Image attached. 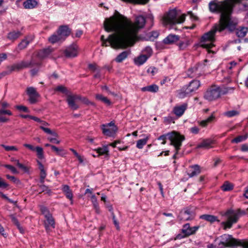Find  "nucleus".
Returning <instances> with one entry per match:
<instances>
[{"label":"nucleus","mask_w":248,"mask_h":248,"mask_svg":"<svg viewBox=\"0 0 248 248\" xmlns=\"http://www.w3.org/2000/svg\"><path fill=\"white\" fill-rule=\"evenodd\" d=\"M145 23V18L141 16L136 17L134 23L124 16L116 12L114 15L105 19L104 27L107 32L114 31L107 38L104 35L101 36L102 45L111 46L113 48H125L132 45L137 38V34L140 29L142 28Z\"/></svg>","instance_id":"nucleus-1"},{"label":"nucleus","mask_w":248,"mask_h":248,"mask_svg":"<svg viewBox=\"0 0 248 248\" xmlns=\"http://www.w3.org/2000/svg\"><path fill=\"white\" fill-rule=\"evenodd\" d=\"M167 138L170 141V145H173L175 147L176 152H177L182 145V142L185 140L184 136L181 135L176 132L173 131L171 133L161 135L157 139L159 140H163L161 144H165Z\"/></svg>","instance_id":"nucleus-2"},{"label":"nucleus","mask_w":248,"mask_h":248,"mask_svg":"<svg viewBox=\"0 0 248 248\" xmlns=\"http://www.w3.org/2000/svg\"><path fill=\"white\" fill-rule=\"evenodd\" d=\"M234 90L233 87H228L222 90L219 87L212 86L209 88L204 93V97L205 99L211 101L219 98L221 94H224L232 92Z\"/></svg>","instance_id":"nucleus-3"},{"label":"nucleus","mask_w":248,"mask_h":248,"mask_svg":"<svg viewBox=\"0 0 248 248\" xmlns=\"http://www.w3.org/2000/svg\"><path fill=\"white\" fill-rule=\"evenodd\" d=\"M240 211H234L232 209H229L225 213L222 214L223 216L226 217L227 220L221 223V225L224 227V229H230L232 224L236 223L239 218L240 216Z\"/></svg>","instance_id":"nucleus-4"},{"label":"nucleus","mask_w":248,"mask_h":248,"mask_svg":"<svg viewBox=\"0 0 248 248\" xmlns=\"http://www.w3.org/2000/svg\"><path fill=\"white\" fill-rule=\"evenodd\" d=\"M185 14L179 15L174 9L171 10L163 16L162 22L165 25L181 23L185 21Z\"/></svg>","instance_id":"nucleus-5"},{"label":"nucleus","mask_w":248,"mask_h":248,"mask_svg":"<svg viewBox=\"0 0 248 248\" xmlns=\"http://www.w3.org/2000/svg\"><path fill=\"white\" fill-rule=\"evenodd\" d=\"M200 86L201 83L199 80H192L189 82L188 85L184 86L181 89L178 91V97L180 98H184L189 95L192 93L197 90Z\"/></svg>","instance_id":"nucleus-6"},{"label":"nucleus","mask_w":248,"mask_h":248,"mask_svg":"<svg viewBox=\"0 0 248 248\" xmlns=\"http://www.w3.org/2000/svg\"><path fill=\"white\" fill-rule=\"evenodd\" d=\"M101 129L104 135L113 137L116 133L117 128L113 122L101 125Z\"/></svg>","instance_id":"nucleus-7"},{"label":"nucleus","mask_w":248,"mask_h":248,"mask_svg":"<svg viewBox=\"0 0 248 248\" xmlns=\"http://www.w3.org/2000/svg\"><path fill=\"white\" fill-rule=\"evenodd\" d=\"M195 213L191 208H186L182 210L178 216L180 220L187 221L194 218Z\"/></svg>","instance_id":"nucleus-8"},{"label":"nucleus","mask_w":248,"mask_h":248,"mask_svg":"<svg viewBox=\"0 0 248 248\" xmlns=\"http://www.w3.org/2000/svg\"><path fill=\"white\" fill-rule=\"evenodd\" d=\"M79 48L76 44L72 45L66 47L63 51L65 56L67 58H74L78 55Z\"/></svg>","instance_id":"nucleus-9"},{"label":"nucleus","mask_w":248,"mask_h":248,"mask_svg":"<svg viewBox=\"0 0 248 248\" xmlns=\"http://www.w3.org/2000/svg\"><path fill=\"white\" fill-rule=\"evenodd\" d=\"M26 93L29 97V101L30 103L35 104L37 102L40 95L35 88L33 87H28L26 89Z\"/></svg>","instance_id":"nucleus-10"},{"label":"nucleus","mask_w":248,"mask_h":248,"mask_svg":"<svg viewBox=\"0 0 248 248\" xmlns=\"http://www.w3.org/2000/svg\"><path fill=\"white\" fill-rule=\"evenodd\" d=\"M77 94H69L67 95L66 101L69 107L73 110H76L79 108L78 102L80 99Z\"/></svg>","instance_id":"nucleus-11"},{"label":"nucleus","mask_w":248,"mask_h":248,"mask_svg":"<svg viewBox=\"0 0 248 248\" xmlns=\"http://www.w3.org/2000/svg\"><path fill=\"white\" fill-rule=\"evenodd\" d=\"M32 65L31 62L21 61L18 63L14 64L8 67L9 71L12 72L14 71H18L22 69L29 67Z\"/></svg>","instance_id":"nucleus-12"},{"label":"nucleus","mask_w":248,"mask_h":248,"mask_svg":"<svg viewBox=\"0 0 248 248\" xmlns=\"http://www.w3.org/2000/svg\"><path fill=\"white\" fill-rule=\"evenodd\" d=\"M46 220L44 222L45 227L46 231L49 232L55 228V221L50 214H46L45 217Z\"/></svg>","instance_id":"nucleus-13"},{"label":"nucleus","mask_w":248,"mask_h":248,"mask_svg":"<svg viewBox=\"0 0 248 248\" xmlns=\"http://www.w3.org/2000/svg\"><path fill=\"white\" fill-rule=\"evenodd\" d=\"M199 229L198 226L190 227L188 223L183 226L182 232L185 236H189L195 233Z\"/></svg>","instance_id":"nucleus-14"},{"label":"nucleus","mask_w":248,"mask_h":248,"mask_svg":"<svg viewBox=\"0 0 248 248\" xmlns=\"http://www.w3.org/2000/svg\"><path fill=\"white\" fill-rule=\"evenodd\" d=\"M187 108V103H184L181 105H177L174 107L173 112L178 117L181 116Z\"/></svg>","instance_id":"nucleus-15"},{"label":"nucleus","mask_w":248,"mask_h":248,"mask_svg":"<svg viewBox=\"0 0 248 248\" xmlns=\"http://www.w3.org/2000/svg\"><path fill=\"white\" fill-rule=\"evenodd\" d=\"M214 143V141L212 139H204L197 145V148L209 149L213 147Z\"/></svg>","instance_id":"nucleus-16"},{"label":"nucleus","mask_w":248,"mask_h":248,"mask_svg":"<svg viewBox=\"0 0 248 248\" xmlns=\"http://www.w3.org/2000/svg\"><path fill=\"white\" fill-rule=\"evenodd\" d=\"M57 32L62 39V40H64L65 38L69 35L71 31L67 26H62L59 28Z\"/></svg>","instance_id":"nucleus-17"},{"label":"nucleus","mask_w":248,"mask_h":248,"mask_svg":"<svg viewBox=\"0 0 248 248\" xmlns=\"http://www.w3.org/2000/svg\"><path fill=\"white\" fill-rule=\"evenodd\" d=\"M10 107V104L5 101L0 102V115L6 114L9 116L12 115V112L6 109Z\"/></svg>","instance_id":"nucleus-18"},{"label":"nucleus","mask_w":248,"mask_h":248,"mask_svg":"<svg viewBox=\"0 0 248 248\" xmlns=\"http://www.w3.org/2000/svg\"><path fill=\"white\" fill-rule=\"evenodd\" d=\"M228 244L231 246H241L244 248H248V242H242L234 238H231L229 241Z\"/></svg>","instance_id":"nucleus-19"},{"label":"nucleus","mask_w":248,"mask_h":248,"mask_svg":"<svg viewBox=\"0 0 248 248\" xmlns=\"http://www.w3.org/2000/svg\"><path fill=\"white\" fill-rule=\"evenodd\" d=\"M34 37L33 36H29L25 39L23 40L18 45V48L22 50L25 48L33 40Z\"/></svg>","instance_id":"nucleus-20"},{"label":"nucleus","mask_w":248,"mask_h":248,"mask_svg":"<svg viewBox=\"0 0 248 248\" xmlns=\"http://www.w3.org/2000/svg\"><path fill=\"white\" fill-rule=\"evenodd\" d=\"M200 172V167L195 165L189 167L187 171V174L190 177H192L199 174Z\"/></svg>","instance_id":"nucleus-21"},{"label":"nucleus","mask_w":248,"mask_h":248,"mask_svg":"<svg viewBox=\"0 0 248 248\" xmlns=\"http://www.w3.org/2000/svg\"><path fill=\"white\" fill-rule=\"evenodd\" d=\"M179 40V36L174 34H170L163 41L165 44H172Z\"/></svg>","instance_id":"nucleus-22"},{"label":"nucleus","mask_w":248,"mask_h":248,"mask_svg":"<svg viewBox=\"0 0 248 248\" xmlns=\"http://www.w3.org/2000/svg\"><path fill=\"white\" fill-rule=\"evenodd\" d=\"M62 190L66 197L71 201V204L73 203V195L70 187L67 185H63Z\"/></svg>","instance_id":"nucleus-23"},{"label":"nucleus","mask_w":248,"mask_h":248,"mask_svg":"<svg viewBox=\"0 0 248 248\" xmlns=\"http://www.w3.org/2000/svg\"><path fill=\"white\" fill-rule=\"evenodd\" d=\"M159 89L158 86L156 84H152L141 88L142 92H149L151 93H156Z\"/></svg>","instance_id":"nucleus-24"},{"label":"nucleus","mask_w":248,"mask_h":248,"mask_svg":"<svg viewBox=\"0 0 248 248\" xmlns=\"http://www.w3.org/2000/svg\"><path fill=\"white\" fill-rule=\"evenodd\" d=\"M148 59V57H146L145 55L142 54L135 58L134 60V61L136 65L140 66L144 63L147 61Z\"/></svg>","instance_id":"nucleus-25"},{"label":"nucleus","mask_w":248,"mask_h":248,"mask_svg":"<svg viewBox=\"0 0 248 248\" xmlns=\"http://www.w3.org/2000/svg\"><path fill=\"white\" fill-rule=\"evenodd\" d=\"M52 52V49L49 47L40 50L38 52V57L40 59H44L50 54Z\"/></svg>","instance_id":"nucleus-26"},{"label":"nucleus","mask_w":248,"mask_h":248,"mask_svg":"<svg viewBox=\"0 0 248 248\" xmlns=\"http://www.w3.org/2000/svg\"><path fill=\"white\" fill-rule=\"evenodd\" d=\"M37 4L36 0H26L24 1L23 5L25 9L34 8Z\"/></svg>","instance_id":"nucleus-27"},{"label":"nucleus","mask_w":248,"mask_h":248,"mask_svg":"<svg viewBox=\"0 0 248 248\" xmlns=\"http://www.w3.org/2000/svg\"><path fill=\"white\" fill-rule=\"evenodd\" d=\"M200 218L209 221L211 223H213L215 221L219 222V220L217 219V217L211 215H202L200 216Z\"/></svg>","instance_id":"nucleus-28"},{"label":"nucleus","mask_w":248,"mask_h":248,"mask_svg":"<svg viewBox=\"0 0 248 248\" xmlns=\"http://www.w3.org/2000/svg\"><path fill=\"white\" fill-rule=\"evenodd\" d=\"M48 41L51 43L54 44L58 42L62 41L63 40L58 32L57 31L56 33L53 34L48 38Z\"/></svg>","instance_id":"nucleus-29"},{"label":"nucleus","mask_w":248,"mask_h":248,"mask_svg":"<svg viewBox=\"0 0 248 248\" xmlns=\"http://www.w3.org/2000/svg\"><path fill=\"white\" fill-rule=\"evenodd\" d=\"M95 151L99 154L98 155H108V148L107 145L104 146L103 147H99L95 149Z\"/></svg>","instance_id":"nucleus-30"},{"label":"nucleus","mask_w":248,"mask_h":248,"mask_svg":"<svg viewBox=\"0 0 248 248\" xmlns=\"http://www.w3.org/2000/svg\"><path fill=\"white\" fill-rule=\"evenodd\" d=\"M129 54L128 51H123L117 56L115 61L118 62H121L127 57Z\"/></svg>","instance_id":"nucleus-31"},{"label":"nucleus","mask_w":248,"mask_h":248,"mask_svg":"<svg viewBox=\"0 0 248 248\" xmlns=\"http://www.w3.org/2000/svg\"><path fill=\"white\" fill-rule=\"evenodd\" d=\"M21 33L18 31H13L9 32L8 34V38L11 40H15L17 39L20 35Z\"/></svg>","instance_id":"nucleus-32"},{"label":"nucleus","mask_w":248,"mask_h":248,"mask_svg":"<svg viewBox=\"0 0 248 248\" xmlns=\"http://www.w3.org/2000/svg\"><path fill=\"white\" fill-rule=\"evenodd\" d=\"M93 206L97 213H99V207L97 202V199L94 194H92L90 197Z\"/></svg>","instance_id":"nucleus-33"},{"label":"nucleus","mask_w":248,"mask_h":248,"mask_svg":"<svg viewBox=\"0 0 248 248\" xmlns=\"http://www.w3.org/2000/svg\"><path fill=\"white\" fill-rule=\"evenodd\" d=\"M248 31L247 28L241 27L236 30V34L239 37H244Z\"/></svg>","instance_id":"nucleus-34"},{"label":"nucleus","mask_w":248,"mask_h":248,"mask_svg":"<svg viewBox=\"0 0 248 248\" xmlns=\"http://www.w3.org/2000/svg\"><path fill=\"white\" fill-rule=\"evenodd\" d=\"M214 118V116L212 115L206 119L199 122L198 123L202 126L206 127L208 124L211 123L213 121Z\"/></svg>","instance_id":"nucleus-35"},{"label":"nucleus","mask_w":248,"mask_h":248,"mask_svg":"<svg viewBox=\"0 0 248 248\" xmlns=\"http://www.w3.org/2000/svg\"><path fill=\"white\" fill-rule=\"evenodd\" d=\"M46 125H44L43 124H42V125L40 126V128L47 134L52 135L53 136L55 137H58V135L56 132L52 131L50 129L48 128L45 127V126Z\"/></svg>","instance_id":"nucleus-36"},{"label":"nucleus","mask_w":248,"mask_h":248,"mask_svg":"<svg viewBox=\"0 0 248 248\" xmlns=\"http://www.w3.org/2000/svg\"><path fill=\"white\" fill-rule=\"evenodd\" d=\"M149 140V136H147L145 138L139 140L137 142L136 147L139 149H142L143 147L146 144L148 140Z\"/></svg>","instance_id":"nucleus-37"},{"label":"nucleus","mask_w":248,"mask_h":248,"mask_svg":"<svg viewBox=\"0 0 248 248\" xmlns=\"http://www.w3.org/2000/svg\"><path fill=\"white\" fill-rule=\"evenodd\" d=\"M198 69V67L197 66H195L192 68H191L188 69L187 71V75L188 76H190L191 77H193L194 76H196L199 75V73L197 72Z\"/></svg>","instance_id":"nucleus-38"},{"label":"nucleus","mask_w":248,"mask_h":248,"mask_svg":"<svg viewBox=\"0 0 248 248\" xmlns=\"http://www.w3.org/2000/svg\"><path fill=\"white\" fill-rule=\"evenodd\" d=\"M223 114L227 117L231 118L238 115L239 111L237 110H232L225 112Z\"/></svg>","instance_id":"nucleus-39"},{"label":"nucleus","mask_w":248,"mask_h":248,"mask_svg":"<svg viewBox=\"0 0 248 248\" xmlns=\"http://www.w3.org/2000/svg\"><path fill=\"white\" fill-rule=\"evenodd\" d=\"M51 149L54 151H55L58 155H61L62 156H63L66 154V153L64 150L63 149L59 148L55 146H51Z\"/></svg>","instance_id":"nucleus-40"},{"label":"nucleus","mask_w":248,"mask_h":248,"mask_svg":"<svg viewBox=\"0 0 248 248\" xmlns=\"http://www.w3.org/2000/svg\"><path fill=\"white\" fill-rule=\"evenodd\" d=\"M95 97L97 99L102 101L108 105H110L111 104V102L109 100H108L107 97L103 96L102 94H97L95 95Z\"/></svg>","instance_id":"nucleus-41"},{"label":"nucleus","mask_w":248,"mask_h":248,"mask_svg":"<svg viewBox=\"0 0 248 248\" xmlns=\"http://www.w3.org/2000/svg\"><path fill=\"white\" fill-rule=\"evenodd\" d=\"M232 188L233 185L228 182H225L221 186V189L224 191H230Z\"/></svg>","instance_id":"nucleus-42"},{"label":"nucleus","mask_w":248,"mask_h":248,"mask_svg":"<svg viewBox=\"0 0 248 248\" xmlns=\"http://www.w3.org/2000/svg\"><path fill=\"white\" fill-rule=\"evenodd\" d=\"M37 153V156L38 158L42 159L44 157L43 149L42 147L37 146L35 147V150Z\"/></svg>","instance_id":"nucleus-43"},{"label":"nucleus","mask_w":248,"mask_h":248,"mask_svg":"<svg viewBox=\"0 0 248 248\" xmlns=\"http://www.w3.org/2000/svg\"><path fill=\"white\" fill-rule=\"evenodd\" d=\"M248 138L247 135L244 136H239L233 140H232V142L238 143L239 142H241L245 140H246Z\"/></svg>","instance_id":"nucleus-44"},{"label":"nucleus","mask_w":248,"mask_h":248,"mask_svg":"<svg viewBox=\"0 0 248 248\" xmlns=\"http://www.w3.org/2000/svg\"><path fill=\"white\" fill-rule=\"evenodd\" d=\"M143 52L145 53L144 55L149 58L152 55L153 50L151 47L147 46L143 50Z\"/></svg>","instance_id":"nucleus-45"},{"label":"nucleus","mask_w":248,"mask_h":248,"mask_svg":"<svg viewBox=\"0 0 248 248\" xmlns=\"http://www.w3.org/2000/svg\"><path fill=\"white\" fill-rule=\"evenodd\" d=\"M40 182L41 184H43L47 175L46 170V169L40 170Z\"/></svg>","instance_id":"nucleus-46"},{"label":"nucleus","mask_w":248,"mask_h":248,"mask_svg":"<svg viewBox=\"0 0 248 248\" xmlns=\"http://www.w3.org/2000/svg\"><path fill=\"white\" fill-rule=\"evenodd\" d=\"M1 146L4 148L6 151H17L18 148L15 146H8L1 144Z\"/></svg>","instance_id":"nucleus-47"},{"label":"nucleus","mask_w":248,"mask_h":248,"mask_svg":"<svg viewBox=\"0 0 248 248\" xmlns=\"http://www.w3.org/2000/svg\"><path fill=\"white\" fill-rule=\"evenodd\" d=\"M80 99H79V101H81L83 103L87 105H92L94 106V103L89 101L87 98L84 97H82L79 95Z\"/></svg>","instance_id":"nucleus-48"},{"label":"nucleus","mask_w":248,"mask_h":248,"mask_svg":"<svg viewBox=\"0 0 248 248\" xmlns=\"http://www.w3.org/2000/svg\"><path fill=\"white\" fill-rule=\"evenodd\" d=\"M157 69L155 67H150L147 70V72L151 76H154L157 72Z\"/></svg>","instance_id":"nucleus-49"},{"label":"nucleus","mask_w":248,"mask_h":248,"mask_svg":"<svg viewBox=\"0 0 248 248\" xmlns=\"http://www.w3.org/2000/svg\"><path fill=\"white\" fill-rule=\"evenodd\" d=\"M17 166L19 168L23 170L25 172L29 173L30 170V168L27 166H24L22 164L17 162Z\"/></svg>","instance_id":"nucleus-50"},{"label":"nucleus","mask_w":248,"mask_h":248,"mask_svg":"<svg viewBox=\"0 0 248 248\" xmlns=\"http://www.w3.org/2000/svg\"><path fill=\"white\" fill-rule=\"evenodd\" d=\"M16 108L20 111H22L25 112H29L30 110L28 108L24 106L18 105L16 106Z\"/></svg>","instance_id":"nucleus-51"},{"label":"nucleus","mask_w":248,"mask_h":248,"mask_svg":"<svg viewBox=\"0 0 248 248\" xmlns=\"http://www.w3.org/2000/svg\"><path fill=\"white\" fill-rule=\"evenodd\" d=\"M55 91L60 92L64 93H67V90L66 88L62 85H60L57 86L55 89Z\"/></svg>","instance_id":"nucleus-52"},{"label":"nucleus","mask_w":248,"mask_h":248,"mask_svg":"<svg viewBox=\"0 0 248 248\" xmlns=\"http://www.w3.org/2000/svg\"><path fill=\"white\" fill-rule=\"evenodd\" d=\"M188 45V41L181 42L179 43L178 46L180 49H184Z\"/></svg>","instance_id":"nucleus-53"},{"label":"nucleus","mask_w":248,"mask_h":248,"mask_svg":"<svg viewBox=\"0 0 248 248\" xmlns=\"http://www.w3.org/2000/svg\"><path fill=\"white\" fill-rule=\"evenodd\" d=\"M4 167L10 170L13 173L16 174L18 173L17 170L13 166L10 165H5Z\"/></svg>","instance_id":"nucleus-54"},{"label":"nucleus","mask_w":248,"mask_h":248,"mask_svg":"<svg viewBox=\"0 0 248 248\" xmlns=\"http://www.w3.org/2000/svg\"><path fill=\"white\" fill-rule=\"evenodd\" d=\"M31 119L38 123H42V124H43L44 125H48V124L47 123L42 121L40 119L36 117L31 116Z\"/></svg>","instance_id":"nucleus-55"},{"label":"nucleus","mask_w":248,"mask_h":248,"mask_svg":"<svg viewBox=\"0 0 248 248\" xmlns=\"http://www.w3.org/2000/svg\"><path fill=\"white\" fill-rule=\"evenodd\" d=\"M39 187L41 190V192H44V191H46L47 192H50V190L48 188V187L44 185H40Z\"/></svg>","instance_id":"nucleus-56"},{"label":"nucleus","mask_w":248,"mask_h":248,"mask_svg":"<svg viewBox=\"0 0 248 248\" xmlns=\"http://www.w3.org/2000/svg\"><path fill=\"white\" fill-rule=\"evenodd\" d=\"M112 219H113V223H114V225L115 226L116 229L117 230H119L120 227H119V223L116 220V219L115 218V216H114V214L113 213H112Z\"/></svg>","instance_id":"nucleus-57"},{"label":"nucleus","mask_w":248,"mask_h":248,"mask_svg":"<svg viewBox=\"0 0 248 248\" xmlns=\"http://www.w3.org/2000/svg\"><path fill=\"white\" fill-rule=\"evenodd\" d=\"M199 128L197 126H193L190 129L191 133L194 134H197L199 132Z\"/></svg>","instance_id":"nucleus-58"},{"label":"nucleus","mask_w":248,"mask_h":248,"mask_svg":"<svg viewBox=\"0 0 248 248\" xmlns=\"http://www.w3.org/2000/svg\"><path fill=\"white\" fill-rule=\"evenodd\" d=\"M89 68L93 71L98 70L97 66L96 64H90L89 65Z\"/></svg>","instance_id":"nucleus-59"},{"label":"nucleus","mask_w":248,"mask_h":248,"mask_svg":"<svg viewBox=\"0 0 248 248\" xmlns=\"http://www.w3.org/2000/svg\"><path fill=\"white\" fill-rule=\"evenodd\" d=\"M56 137H54V138H48V140L51 142L56 143V144H59L60 142V141L57 140Z\"/></svg>","instance_id":"nucleus-60"},{"label":"nucleus","mask_w":248,"mask_h":248,"mask_svg":"<svg viewBox=\"0 0 248 248\" xmlns=\"http://www.w3.org/2000/svg\"><path fill=\"white\" fill-rule=\"evenodd\" d=\"M23 146L32 151H34L35 150V147L31 144L25 143L23 144Z\"/></svg>","instance_id":"nucleus-61"},{"label":"nucleus","mask_w":248,"mask_h":248,"mask_svg":"<svg viewBox=\"0 0 248 248\" xmlns=\"http://www.w3.org/2000/svg\"><path fill=\"white\" fill-rule=\"evenodd\" d=\"M11 217L12 219V221L16 226H19V223L18 222L17 219L16 217H15L14 216H11Z\"/></svg>","instance_id":"nucleus-62"},{"label":"nucleus","mask_w":248,"mask_h":248,"mask_svg":"<svg viewBox=\"0 0 248 248\" xmlns=\"http://www.w3.org/2000/svg\"><path fill=\"white\" fill-rule=\"evenodd\" d=\"M0 196L2 198H3V199H5V200H7L8 201H9L10 202H11V203H13V202H13V201L12 200H11V199H9V198L6 196V195H5V194H3V193H2V192H1L0 191Z\"/></svg>","instance_id":"nucleus-63"},{"label":"nucleus","mask_w":248,"mask_h":248,"mask_svg":"<svg viewBox=\"0 0 248 248\" xmlns=\"http://www.w3.org/2000/svg\"><path fill=\"white\" fill-rule=\"evenodd\" d=\"M83 33V31L81 30H77L75 34V37L79 38L81 37Z\"/></svg>","instance_id":"nucleus-64"}]
</instances>
